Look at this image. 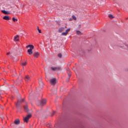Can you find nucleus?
Here are the masks:
<instances>
[{
    "label": "nucleus",
    "mask_w": 128,
    "mask_h": 128,
    "mask_svg": "<svg viewBox=\"0 0 128 128\" xmlns=\"http://www.w3.org/2000/svg\"><path fill=\"white\" fill-rule=\"evenodd\" d=\"M26 48H30V49H28V52L29 54L32 55L33 54L32 50L34 48V45L29 44L26 46Z\"/></svg>",
    "instance_id": "obj_1"
},
{
    "label": "nucleus",
    "mask_w": 128,
    "mask_h": 128,
    "mask_svg": "<svg viewBox=\"0 0 128 128\" xmlns=\"http://www.w3.org/2000/svg\"><path fill=\"white\" fill-rule=\"evenodd\" d=\"M46 104V99H42L41 100L37 101V104L38 106H44Z\"/></svg>",
    "instance_id": "obj_2"
},
{
    "label": "nucleus",
    "mask_w": 128,
    "mask_h": 128,
    "mask_svg": "<svg viewBox=\"0 0 128 128\" xmlns=\"http://www.w3.org/2000/svg\"><path fill=\"white\" fill-rule=\"evenodd\" d=\"M18 102L16 104V108H20V102H22V96H20V94H18Z\"/></svg>",
    "instance_id": "obj_3"
},
{
    "label": "nucleus",
    "mask_w": 128,
    "mask_h": 128,
    "mask_svg": "<svg viewBox=\"0 0 128 128\" xmlns=\"http://www.w3.org/2000/svg\"><path fill=\"white\" fill-rule=\"evenodd\" d=\"M30 118H32V114H28L27 116H26V117L24 118V122H28V120Z\"/></svg>",
    "instance_id": "obj_4"
},
{
    "label": "nucleus",
    "mask_w": 128,
    "mask_h": 128,
    "mask_svg": "<svg viewBox=\"0 0 128 128\" xmlns=\"http://www.w3.org/2000/svg\"><path fill=\"white\" fill-rule=\"evenodd\" d=\"M38 84L40 86V88L39 90H42L44 88V82L41 79L38 80Z\"/></svg>",
    "instance_id": "obj_5"
},
{
    "label": "nucleus",
    "mask_w": 128,
    "mask_h": 128,
    "mask_svg": "<svg viewBox=\"0 0 128 128\" xmlns=\"http://www.w3.org/2000/svg\"><path fill=\"white\" fill-rule=\"evenodd\" d=\"M50 84L54 86L56 84V78H52L50 80Z\"/></svg>",
    "instance_id": "obj_6"
},
{
    "label": "nucleus",
    "mask_w": 128,
    "mask_h": 128,
    "mask_svg": "<svg viewBox=\"0 0 128 128\" xmlns=\"http://www.w3.org/2000/svg\"><path fill=\"white\" fill-rule=\"evenodd\" d=\"M52 70H53L54 72V71H58L60 70V67H52L51 68Z\"/></svg>",
    "instance_id": "obj_7"
},
{
    "label": "nucleus",
    "mask_w": 128,
    "mask_h": 128,
    "mask_svg": "<svg viewBox=\"0 0 128 128\" xmlns=\"http://www.w3.org/2000/svg\"><path fill=\"white\" fill-rule=\"evenodd\" d=\"M26 82H30V77L29 76H26L25 77Z\"/></svg>",
    "instance_id": "obj_8"
},
{
    "label": "nucleus",
    "mask_w": 128,
    "mask_h": 128,
    "mask_svg": "<svg viewBox=\"0 0 128 128\" xmlns=\"http://www.w3.org/2000/svg\"><path fill=\"white\" fill-rule=\"evenodd\" d=\"M18 38H19L18 35H16L14 38V42H18L19 40Z\"/></svg>",
    "instance_id": "obj_9"
},
{
    "label": "nucleus",
    "mask_w": 128,
    "mask_h": 128,
    "mask_svg": "<svg viewBox=\"0 0 128 128\" xmlns=\"http://www.w3.org/2000/svg\"><path fill=\"white\" fill-rule=\"evenodd\" d=\"M64 31V28H60L58 30V32H62Z\"/></svg>",
    "instance_id": "obj_10"
},
{
    "label": "nucleus",
    "mask_w": 128,
    "mask_h": 128,
    "mask_svg": "<svg viewBox=\"0 0 128 128\" xmlns=\"http://www.w3.org/2000/svg\"><path fill=\"white\" fill-rule=\"evenodd\" d=\"M24 110L26 112H28L29 110H28V105L24 106Z\"/></svg>",
    "instance_id": "obj_11"
},
{
    "label": "nucleus",
    "mask_w": 128,
    "mask_h": 128,
    "mask_svg": "<svg viewBox=\"0 0 128 128\" xmlns=\"http://www.w3.org/2000/svg\"><path fill=\"white\" fill-rule=\"evenodd\" d=\"M34 56L36 58H38V56H40V53L38 52H36L34 53Z\"/></svg>",
    "instance_id": "obj_12"
},
{
    "label": "nucleus",
    "mask_w": 128,
    "mask_h": 128,
    "mask_svg": "<svg viewBox=\"0 0 128 128\" xmlns=\"http://www.w3.org/2000/svg\"><path fill=\"white\" fill-rule=\"evenodd\" d=\"M20 122V121L18 119L16 120L14 122V124H18Z\"/></svg>",
    "instance_id": "obj_13"
},
{
    "label": "nucleus",
    "mask_w": 128,
    "mask_h": 128,
    "mask_svg": "<svg viewBox=\"0 0 128 128\" xmlns=\"http://www.w3.org/2000/svg\"><path fill=\"white\" fill-rule=\"evenodd\" d=\"M4 20H10V17L8 16H5L3 18Z\"/></svg>",
    "instance_id": "obj_14"
},
{
    "label": "nucleus",
    "mask_w": 128,
    "mask_h": 128,
    "mask_svg": "<svg viewBox=\"0 0 128 128\" xmlns=\"http://www.w3.org/2000/svg\"><path fill=\"white\" fill-rule=\"evenodd\" d=\"M12 74H13V76H17L16 71V69H14V70L12 71Z\"/></svg>",
    "instance_id": "obj_15"
},
{
    "label": "nucleus",
    "mask_w": 128,
    "mask_h": 128,
    "mask_svg": "<svg viewBox=\"0 0 128 128\" xmlns=\"http://www.w3.org/2000/svg\"><path fill=\"white\" fill-rule=\"evenodd\" d=\"M2 12L3 14H8V12L7 11L4 10H2Z\"/></svg>",
    "instance_id": "obj_16"
},
{
    "label": "nucleus",
    "mask_w": 128,
    "mask_h": 128,
    "mask_svg": "<svg viewBox=\"0 0 128 128\" xmlns=\"http://www.w3.org/2000/svg\"><path fill=\"white\" fill-rule=\"evenodd\" d=\"M26 64H27L26 61H25L24 62H22V66H26Z\"/></svg>",
    "instance_id": "obj_17"
},
{
    "label": "nucleus",
    "mask_w": 128,
    "mask_h": 128,
    "mask_svg": "<svg viewBox=\"0 0 128 128\" xmlns=\"http://www.w3.org/2000/svg\"><path fill=\"white\" fill-rule=\"evenodd\" d=\"M76 33L77 34L78 36H80V34H82V32H80V31H79V30H76Z\"/></svg>",
    "instance_id": "obj_18"
},
{
    "label": "nucleus",
    "mask_w": 128,
    "mask_h": 128,
    "mask_svg": "<svg viewBox=\"0 0 128 128\" xmlns=\"http://www.w3.org/2000/svg\"><path fill=\"white\" fill-rule=\"evenodd\" d=\"M108 17L110 18H114V16L112 14H110L108 15Z\"/></svg>",
    "instance_id": "obj_19"
},
{
    "label": "nucleus",
    "mask_w": 128,
    "mask_h": 128,
    "mask_svg": "<svg viewBox=\"0 0 128 128\" xmlns=\"http://www.w3.org/2000/svg\"><path fill=\"white\" fill-rule=\"evenodd\" d=\"M12 20H13V22H18V18H16L14 17V18H12Z\"/></svg>",
    "instance_id": "obj_20"
},
{
    "label": "nucleus",
    "mask_w": 128,
    "mask_h": 128,
    "mask_svg": "<svg viewBox=\"0 0 128 128\" xmlns=\"http://www.w3.org/2000/svg\"><path fill=\"white\" fill-rule=\"evenodd\" d=\"M61 34H62V36H66L68 34L66 32H63Z\"/></svg>",
    "instance_id": "obj_21"
},
{
    "label": "nucleus",
    "mask_w": 128,
    "mask_h": 128,
    "mask_svg": "<svg viewBox=\"0 0 128 128\" xmlns=\"http://www.w3.org/2000/svg\"><path fill=\"white\" fill-rule=\"evenodd\" d=\"M70 29L68 28L66 30L65 32L67 33V34H68V32H70Z\"/></svg>",
    "instance_id": "obj_22"
},
{
    "label": "nucleus",
    "mask_w": 128,
    "mask_h": 128,
    "mask_svg": "<svg viewBox=\"0 0 128 128\" xmlns=\"http://www.w3.org/2000/svg\"><path fill=\"white\" fill-rule=\"evenodd\" d=\"M58 58H62V54H58Z\"/></svg>",
    "instance_id": "obj_23"
},
{
    "label": "nucleus",
    "mask_w": 128,
    "mask_h": 128,
    "mask_svg": "<svg viewBox=\"0 0 128 128\" xmlns=\"http://www.w3.org/2000/svg\"><path fill=\"white\" fill-rule=\"evenodd\" d=\"M72 17V18H74V20H76V17L74 15H73Z\"/></svg>",
    "instance_id": "obj_24"
},
{
    "label": "nucleus",
    "mask_w": 128,
    "mask_h": 128,
    "mask_svg": "<svg viewBox=\"0 0 128 128\" xmlns=\"http://www.w3.org/2000/svg\"><path fill=\"white\" fill-rule=\"evenodd\" d=\"M6 54H7L8 56H12V53H10V52H8V53Z\"/></svg>",
    "instance_id": "obj_25"
},
{
    "label": "nucleus",
    "mask_w": 128,
    "mask_h": 128,
    "mask_svg": "<svg viewBox=\"0 0 128 128\" xmlns=\"http://www.w3.org/2000/svg\"><path fill=\"white\" fill-rule=\"evenodd\" d=\"M37 30H38V32H39V34H40L41 31H40V30L38 29V27H37Z\"/></svg>",
    "instance_id": "obj_26"
},
{
    "label": "nucleus",
    "mask_w": 128,
    "mask_h": 128,
    "mask_svg": "<svg viewBox=\"0 0 128 128\" xmlns=\"http://www.w3.org/2000/svg\"><path fill=\"white\" fill-rule=\"evenodd\" d=\"M54 114H56V112H54L52 114V116H54Z\"/></svg>",
    "instance_id": "obj_27"
},
{
    "label": "nucleus",
    "mask_w": 128,
    "mask_h": 128,
    "mask_svg": "<svg viewBox=\"0 0 128 128\" xmlns=\"http://www.w3.org/2000/svg\"><path fill=\"white\" fill-rule=\"evenodd\" d=\"M24 102V99H22L21 98V102H20V104H22V102Z\"/></svg>",
    "instance_id": "obj_28"
},
{
    "label": "nucleus",
    "mask_w": 128,
    "mask_h": 128,
    "mask_svg": "<svg viewBox=\"0 0 128 128\" xmlns=\"http://www.w3.org/2000/svg\"><path fill=\"white\" fill-rule=\"evenodd\" d=\"M68 76L69 78L70 77V74H68Z\"/></svg>",
    "instance_id": "obj_29"
},
{
    "label": "nucleus",
    "mask_w": 128,
    "mask_h": 128,
    "mask_svg": "<svg viewBox=\"0 0 128 128\" xmlns=\"http://www.w3.org/2000/svg\"><path fill=\"white\" fill-rule=\"evenodd\" d=\"M1 108L2 110H4V107H2V106H1Z\"/></svg>",
    "instance_id": "obj_30"
},
{
    "label": "nucleus",
    "mask_w": 128,
    "mask_h": 128,
    "mask_svg": "<svg viewBox=\"0 0 128 128\" xmlns=\"http://www.w3.org/2000/svg\"><path fill=\"white\" fill-rule=\"evenodd\" d=\"M4 119V117L2 118V120H3Z\"/></svg>",
    "instance_id": "obj_31"
},
{
    "label": "nucleus",
    "mask_w": 128,
    "mask_h": 128,
    "mask_svg": "<svg viewBox=\"0 0 128 128\" xmlns=\"http://www.w3.org/2000/svg\"><path fill=\"white\" fill-rule=\"evenodd\" d=\"M65 28H66V26H65Z\"/></svg>",
    "instance_id": "obj_32"
},
{
    "label": "nucleus",
    "mask_w": 128,
    "mask_h": 128,
    "mask_svg": "<svg viewBox=\"0 0 128 128\" xmlns=\"http://www.w3.org/2000/svg\"><path fill=\"white\" fill-rule=\"evenodd\" d=\"M70 20H72V19H70Z\"/></svg>",
    "instance_id": "obj_33"
},
{
    "label": "nucleus",
    "mask_w": 128,
    "mask_h": 128,
    "mask_svg": "<svg viewBox=\"0 0 128 128\" xmlns=\"http://www.w3.org/2000/svg\"><path fill=\"white\" fill-rule=\"evenodd\" d=\"M70 20H72V19H70Z\"/></svg>",
    "instance_id": "obj_34"
}]
</instances>
